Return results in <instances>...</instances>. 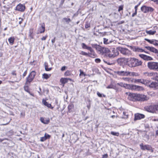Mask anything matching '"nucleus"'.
Listing matches in <instances>:
<instances>
[{"label":"nucleus","instance_id":"obj_53","mask_svg":"<svg viewBox=\"0 0 158 158\" xmlns=\"http://www.w3.org/2000/svg\"><path fill=\"white\" fill-rule=\"evenodd\" d=\"M123 6H120L118 7V11L119 12L121 10H123Z\"/></svg>","mask_w":158,"mask_h":158},{"label":"nucleus","instance_id":"obj_27","mask_svg":"<svg viewBox=\"0 0 158 158\" xmlns=\"http://www.w3.org/2000/svg\"><path fill=\"white\" fill-rule=\"evenodd\" d=\"M111 42L112 41H111V40H109L108 39L106 38H103V43L104 44H107Z\"/></svg>","mask_w":158,"mask_h":158},{"label":"nucleus","instance_id":"obj_55","mask_svg":"<svg viewBox=\"0 0 158 158\" xmlns=\"http://www.w3.org/2000/svg\"><path fill=\"white\" fill-rule=\"evenodd\" d=\"M32 34V32H31V30H30L29 32V36H30V37H31V38H33Z\"/></svg>","mask_w":158,"mask_h":158},{"label":"nucleus","instance_id":"obj_51","mask_svg":"<svg viewBox=\"0 0 158 158\" xmlns=\"http://www.w3.org/2000/svg\"><path fill=\"white\" fill-rule=\"evenodd\" d=\"M90 27V25L89 23H87L85 24V28H87Z\"/></svg>","mask_w":158,"mask_h":158},{"label":"nucleus","instance_id":"obj_24","mask_svg":"<svg viewBox=\"0 0 158 158\" xmlns=\"http://www.w3.org/2000/svg\"><path fill=\"white\" fill-rule=\"evenodd\" d=\"M41 122L44 124H48L49 122V119H44L43 118L41 117L40 118Z\"/></svg>","mask_w":158,"mask_h":158},{"label":"nucleus","instance_id":"obj_52","mask_svg":"<svg viewBox=\"0 0 158 158\" xmlns=\"http://www.w3.org/2000/svg\"><path fill=\"white\" fill-rule=\"evenodd\" d=\"M101 61V60L100 59L97 58L95 59V62L97 63H99Z\"/></svg>","mask_w":158,"mask_h":158},{"label":"nucleus","instance_id":"obj_50","mask_svg":"<svg viewBox=\"0 0 158 158\" xmlns=\"http://www.w3.org/2000/svg\"><path fill=\"white\" fill-rule=\"evenodd\" d=\"M79 71H80V76H81L82 75H83L84 76H86V74H85L84 73V72L82 71H81V70L80 69Z\"/></svg>","mask_w":158,"mask_h":158},{"label":"nucleus","instance_id":"obj_40","mask_svg":"<svg viewBox=\"0 0 158 158\" xmlns=\"http://www.w3.org/2000/svg\"><path fill=\"white\" fill-rule=\"evenodd\" d=\"M97 95H98V96L99 97H106V95H104V94H100L99 92H97Z\"/></svg>","mask_w":158,"mask_h":158},{"label":"nucleus","instance_id":"obj_47","mask_svg":"<svg viewBox=\"0 0 158 158\" xmlns=\"http://www.w3.org/2000/svg\"><path fill=\"white\" fill-rule=\"evenodd\" d=\"M70 74V72L69 71H66L64 73L65 76H68Z\"/></svg>","mask_w":158,"mask_h":158},{"label":"nucleus","instance_id":"obj_10","mask_svg":"<svg viewBox=\"0 0 158 158\" xmlns=\"http://www.w3.org/2000/svg\"><path fill=\"white\" fill-rule=\"evenodd\" d=\"M146 85H148L151 88H154L156 89H158V82H151L150 81H148V84Z\"/></svg>","mask_w":158,"mask_h":158},{"label":"nucleus","instance_id":"obj_9","mask_svg":"<svg viewBox=\"0 0 158 158\" xmlns=\"http://www.w3.org/2000/svg\"><path fill=\"white\" fill-rule=\"evenodd\" d=\"M140 148L142 150H147L150 151L152 152H153V151L152 147L149 145H143V143H142L140 144Z\"/></svg>","mask_w":158,"mask_h":158},{"label":"nucleus","instance_id":"obj_37","mask_svg":"<svg viewBox=\"0 0 158 158\" xmlns=\"http://www.w3.org/2000/svg\"><path fill=\"white\" fill-rule=\"evenodd\" d=\"M147 13L149 12H152L154 10V9L148 6H147Z\"/></svg>","mask_w":158,"mask_h":158},{"label":"nucleus","instance_id":"obj_61","mask_svg":"<svg viewBox=\"0 0 158 158\" xmlns=\"http://www.w3.org/2000/svg\"><path fill=\"white\" fill-rule=\"evenodd\" d=\"M56 38L54 37V39L52 40V44H53L55 42Z\"/></svg>","mask_w":158,"mask_h":158},{"label":"nucleus","instance_id":"obj_16","mask_svg":"<svg viewBox=\"0 0 158 158\" xmlns=\"http://www.w3.org/2000/svg\"><path fill=\"white\" fill-rule=\"evenodd\" d=\"M135 83H136L137 82H140L144 85H147L148 82V80H144L143 79H133V80Z\"/></svg>","mask_w":158,"mask_h":158},{"label":"nucleus","instance_id":"obj_8","mask_svg":"<svg viewBox=\"0 0 158 158\" xmlns=\"http://www.w3.org/2000/svg\"><path fill=\"white\" fill-rule=\"evenodd\" d=\"M35 75V72L34 71H32L27 78L25 85L27 84L28 83H30L34 79Z\"/></svg>","mask_w":158,"mask_h":158},{"label":"nucleus","instance_id":"obj_45","mask_svg":"<svg viewBox=\"0 0 158 158\" xmlns=\"http://www.w3.org/2000/svg\"><path fill=\"white\" fill-rule=\"evenodd\" d=\"M73 107V105L71 104L69 105L68 107L69 110L70 111L71 110Z\"/></svg>","mask_w":158,"mask_h":158},{"label":"nucleus","instance_id":"obj_4","mask_svg":"<svg viewBox=\"0 0 158 158\" xmlns=\"http://www.w3.org/2000/svg\"><path fill=\"white\" fill-rule=\"evenodd\" d=\"M115 73L119 76H128L130 75V72L127 69H120L118 70L114 71Z\"/></svg>","mask_w":158,"mask_h":158},{"label":"nucleus","instance_id":"obj_31","mask_svg":"<svg viewBox=\"0 0 158 158\" xmlns=\"http://www.w3.org/2000/svg\"><path fill=\"white\" fill-rule=\"evenodd\" d=\"M124 60V58H122L118 59L117 60V61L118 64H121Z\"/></svg>","mask_w":158,"mask_h":158},{"label":"nucleus","instance_id":"obj_17","mask_svg":"<svg viewBox=\"0 0 158 158\" xmlns=\"http://www.w3.org/2000/svg\"><path fill=\"white\" fill-rule=\"evenodd\" d=\"M139 56L141 58L145 60H153V58L152 57L145 55L139 54Z\"/></svg>","mask_w":158,"mask_h":158},{"label":"nucleus","instance_id":"obj_18","mask_svg":"<svg viewBox=\"0 0 158 158\" xmlns=\"http://www.w3.org/2000/svg\"><path fill=\"white\" fill-rule=\"evenodd\" d=\"M145 40L147 41L150 44H152L155 46H158V44L156 42L157 40H150L147 39H145Z\"/></svg>","mask_w":158,"mask_h":158},{"label":"nucleus","instance_id":"obj_62","mask_svg":"<svg viewBox=\"0 0 158 158\" xmlns=\"http://www.w3.org/2000/svg\"><path fill=\"white\" fill-rule=\"evenodd\" d=\"M66 67L65 66L62 67L61 68V70L62 71H64Z\"/></svg>","mask_w":158,"mask_h":158},{"label":"nucleus","instance_id":"obj_38","mask_svg":"<svg viewBox=\"0 0 158 158\" xmlns=\"http://www.w3.org/2000/svg\"><path fill=\"white\" fill-rule=\"evenodd\" d=\"M114 86L112 84H110V85H108L106 87L107 89H114Z\"/></svg>","mask_w":158,"mask_h":158},{"label":"nucleus","instance_id":"obj_19","mask_svg":"<svg viewBox=\"0 0 158 158\" xmlns=\"http://www.w3.org/2000/svg\"><path fill=\"white\" fill-rule=\"evenodd\" d=\"M133 51L134 52H144L146 53H147L148 52H145L144 50L141 48H139L138 47H135L133 49Z\"/></svg>","mask_w":158,"mask_h":158},{"label":"nucleus","instance_id":"obj_11","mask_svg":"<svg viewBox=\"0 0 158 158\" xmlns=\"http://www.w3.org/2000/svg\"><path fill=\"white\" fill-rule=\"evenodd\" d=\"M79 54L82 55L88 56L92 58H94L97 56V55L95 53H94V54L93 55V54L92 55V54H91V52L87 53L83 51H81L79 53Z\"/></svg>","mask_w":158,"mask_h":158},{"label":"nucleus","instance_id":"obj_7","mask_svg":"<svg viewBox=\"0 0 158 158\" xmlns=\"http://www.w3.org/2000/svg\"><path fill=\"white\" fill-rule=\"evenodd\" d=\"M148 67L150 69L158 71V62H149L148 63Z\"/></svg>","mask_w":158,"mask_h":158},{"label":"nucleus","instance_id":"obj_33","mask_svg":"<svg viewBox=\"0 0 158 158\" xmlns=\"http://www.w3.org/2000/svg\"><path fill=\"white\" fill-rule=\"evenodd\" d=\"M15 40V38L14 37H12L8 39V41L10 43V44H12L14 42Z\"/></svg>","mask_w":158,"mask_h":158},{"label":"nucleus","instance_id":"obj_60","mask_svg":"<svg viewBox=\"0 0 158 158\" xmlns=\"http://www.w3.org/2000/svg\"><path fill=\"white\" fill-rule=\"evenodd\" d=\"M108 157V155L106 154H105L103 156L102 158H107Z\"/></svg>","mask_w":158,"mask_h":158},{"label":"nucleus","instance_id":"obj_20","mask_svg":"<svg viewBox=\"0 0 158 158\" xmlns=\"http://www.w3.org/2000/svg\"><path fill=\"white\" fill-rule=\"evenodd\" d=\"M42 103L45 106L49 108L53 109V107L50 104L48 103L44 99L42 100Z\"/></svg>","mask_w":158,"mask_h":158},{"label":"nucleus","instance_id":"obj_42","mask_svg":"<svg viewBox=\"0 0 158 158\" xmlns=\"http://www.w3.org/2000/svg\"><path fill=\"white\" fill-rule=\"evenodd\" d=\"M24 89L27 92L30 93V91L29 90V87L25 85L24 86Z\"/></svg>","mask_w":158,"mask_h":158},{"label":"nucleus","instance_id":"obj_54","mask_svg":"<svg viewBox=\"0 0 158 158\" xmlns=\"http://www.w3.org/2000/svg\"><path fill=\"white\" fill-rule=\"evenodd\" d=\"M47 37H48V35H45L41 39V40H45Z\"/></svg>","mask_w":158,"mask_h":158},{"label":"nucleus","instance_id":"obj_6","mask_svg":"<svg viewBox=\"0 0 158 158\" xmlns=\"http://www.w3.org/2000/svg\"><path fill=\"white\" fill-rule=\"evenodd\" d=\"M110 51L109 53L108 54V56L110 58H114L117 56L119 54V50L118 49V48L117 49L114 48H111Z\"/></svg>","mask_w":158,"mask_h":158},{"label":"nucleus","instance_id":"obj_44","mask_svg":"<svg viewBox=\"0 0 158 158\" xmlns=\"http://www.w3.org/2000/svg\"><path fill=\"white\" fill-rule=\"evenodd\" d=\"M60 81L62 83H65L67 82V79L62 78L60 79Z\"/></svg>","mask_w":158,"mask_h":158},{"label":"nucleus","instance_id":"obj_26","mask_svg":"<svg viewBox=\"0 0 158 158\" xmlns=\"http://www.w3.org/2000/svg\"><path fill=\"white\" fill-rule=\"evenodd\" d=\"M146 32L148 35H154L156 33V31H152V30H146Z\"/></svg>","mask_w":158,"mask_h":158},{"label":"nucleus","instance_id":"obj_43","mask_svg":"<svg viewBox=\"0 0 158 158\" xmlns=\"http://www.w3.org/2000/svg\"><path fill=\"white\" fill-rule=\"evenodd\" d=\"M63 19L64 20L66 21V22L68 23H69L71 21V19L69 18H63Z\"/></svg>","mask_w":158,"mask_h":158},{"label":"nucleus","instance_id":"obj_48","mask_svg":"<svg viewBox=\"0 0 158 158\" xmlns=\"http://www.w3.org/2000/svg\"><path fill=\"white\" fill-rule=\"evenodd\" d=\"M44 136L45 137L46 139H49L50 137V135L47 133L45 134Z\"/></svg>","mask_w":158,"mask_h":158},{"label":"nucleus","instance_id":"obj_56","mask_svg":"<svg viewBox=\"0 0 158 158\" xmlns=\"http://www.w3.org/2000/svg\"><path fill=\"white\" fill-rule=\"evenodd\" d=\"M11 74L13 75L16 76V73L15 71H12Z\"/></svg>","mask_w":158,"mask_h":158},{"label":"nucleus","instance_id":"obj_49","mask_svg":"<svg viewBox=\"0 0 158 158\" xmlns=\"http://www.w3.org/2000/svg\"><path fill=\"white\" fill-rule=\"evenodd\" d=\"M46 139V138L45 136L42 137L40 138V141L42 142H43Z\"/></svg>","mask_w":158,"mask_h":158},{"label":"nucleus","instance_id":"obj_39","mask_svg":"<svg viewBox=\"0 0 158 158\" xmlns=\"http://www.w3.org/2000/svg\"><path fill=\"white\" fill-rule=\"evenodd\" d=\"M143 90L144 89L142 87L137 85L136 91H143Z\"/></svg>","mask_w":158,"mask_h":158},{"label":"nucleus","instance_id":"obj_21","mask_svg":"<svg viewBox=\"0 0 158 158\" xmlns=\"http://www.w3.org/2000/svg\"><path fill=\"white\" fill-rule=\"evenodd\" d=\"M45 27L44 24L43 23L41 27H40L38 29V31L40 33H44L45 31Z\"/></svg>","mask_w":158,"mask_h":158},{"label":"nucleus","instance_id":"obj_29","mask_svg":"<svg viewBox=\"0 0 158 158\" xmlns=\"http://www.w3.org/2000/svg\"><path fill=\"white\" fill-rule=\"evenodd\" d=\"M50 74H47V73H44L42 75V78L46 79L48 78L50 76Z\"/></svg>","mask_w":158,"mask_h":158},{"label":"nucleus","instance_id":"obj_13","mask_svg":"<svg viewBox=\"0 0 158 158\" xmlns=\"http://www.w3.org/2000/svg\"><path fill=\"white\" fill-rule=\"evenodd\" d=\"M81 46L83 49H86L89 50L90 52H91V54L93 55L95 53L94 50L90 47L87 46L85 43H82L81 44Z\"/></svg>","mask_w":158,"mask_h":158},{"label":"nucleus","instance_id":"obj_30","mask_svg":"<svg viewBox=\"0 0 158 158\" xmlns=\"http://www.w3.org/2000/svg\"><path fill=\"white\" fill-rule=\"evenodd\" d=\"M45 69L46 71H49L52 69V68H48V64L47 62H45L44 64Z\"/></svg>","mask_w":158,"mask_h":158},{"label":"nucleus","instance_id":"obj_2","mask_svg":"<svg viewBox=\"0 0 158 158\" xmlns=\"http://www.w3.org/2000/svg\"><path fill=\"white\" fill-rule=\"evenodd\" d=\"M127 65L130 67H135L141 65L142 61L135 58H131L128 59Z\"/></svg>","mask_w":158,"mask_h":158},{"label":"nucleus","instance_id":"obj_5","mask_svg":"<svg viewBox=\"0 0 158 158\" xmlns=\"http://www.w3.org/2000/svg\"><path fill=\"white\" fill-rule=\"evenodd\" d=\"M118 49L121 53L124 55L129 56L131 55V52L126 48L119 47H118Z\"/></svg>","mask_w":158,"mask_h":158},{"label":"nucleus","instance_id":"obj_34","mask_svg":"<svg viewBox=\"0 0 158 158\" xmlns=\"http://www.w3.org/2000/svg\"><path fill=\"white\" fill-rule=\"evenodd\" d=\"M146 73L147 74V76L149 77H152L153 76V77H154L155 73H154L153 72H150V73Z\"/></svg>","mask_w":158,"mask_h":158},{"label":"nucleus","instance_id":"obj_46","mask_svg":"<svg viewBox=\"0 0 158 158\" xmlns=\"http://www.w3.org/2000/svg\"><path fill=\"white\" fill-rule=\"evenodd\" d=\"M130 75H129L130 76H136L137 75V74L135 72H130Z\"/></svg>","mask_w":158,"mask_h":158},{"label":"nucleus","instance_id":"obj_14","mask_svg":"<svg viewBox=\"0 0 158 158\" xmlns=\"http://www.w3.org/2000/svg\"><path fill=\"white\" fill-rule=\"evenodd\" d=\"M25 9V6L19 3L18 5L16 7V10L21 12L23 11Z\"/></svg>","mask_w":158,"mask_h":158},{"label":"nucleus","instance_id":"obj_12","mask_svg":"<svg viewBox=\"0 0 158 158\" xmlns=\"http://www.w3.org/2000/svg\"><path fill=\"white\" fill-rule=\"evenodd\" d=\"M98 51L100 52V53L103 54L106 53L108 55V54L109 53L110 51L108 48L103 47L100 46V48Z\"/></svg>","mask_w":158,"mask_h":158},{"label":"nucleus","instance_id":"obj_15","mask_svg":"<svg viewBox=\"0 0 158 158\" xmlns=\"http://www.w3.org/2000/svg\"><path fill=\"white\" fill-rule=\"evenodd\" d=\"M145 115L142 114L137 113L135 114L134 120H140L141 119L144 118Z\"/></svg>","mask_w":158,"mask_h":158},{"label":"nucleus","instance_id":"obj_32","mask_svg":"<svg viewBox=\"0 0 158 158\" xmlns=\"http://www.w3.org/2000/svg\"><path fill=\"white\" fill-rule=\"evenodd\" d=\"M147 6H142L141 8V11L143 12L144 13H147Z\"/></svg>","mask_w":158,"mask_h":158},{"label":"nucleus","instance_id":"obj_22","mask_svg":"<svg viewBox=\"0 0 158 158\" xmlns=\"http://www.w3.org/2000/svg\"><path fill=\"white\" fill-rule=\"evenodd\" d=\"M137 85H133L128 84L127 89H131L132 90H137Z\"/></svg>","mask_w":158,"mask_h":158},{"label":"nucleus","instance_id":"obj_58","mask_svg":"<svg viewBox=\"0 0 158 158\" xmlns=\"http://www.w3.org/2000/svg\"><path fill=\"white\" fill-rule=\"evenodd\" d=\"M27 70H26L24 72V73H23V77H24L25 76H26V75L27 74Z\"/></svg>","mask_w":158,"mask_h":158},{"label":"nucleus","instance_id":"obj_35","mask_svg":"<svg viewBox=\"0 0 158 158\" xmlns=\"http://www.w3.org/2000/svg\"><path fill=\"white\" fill-rule=\"evenodd\" d=\"M152 79L155 80H157L158 82V73H155L154 77H152Z\"/></svg>","mask_w":158,"mask_h":158},{"label":"nucleus","instance_id":"obj_64","mask_svg":"<svg viewBox=\"0 0 158 158\" xmlns=\"http://www.w3.org/2000/svg\"><path fill=\"white\" fill-rule=\"evenodd\" d=\"M19 19H21V21H19V24H21V23H22V21L23 20V19H21L20 18H19Z\"/></svg>","mask_w":158,"mask_h":158},{"label":"nucleus","instance_id":"obj_57","mask_svg":"<svg viewBox=\"0 0 158 158\" xmlns=\"http://www.w3.org/2000/svg\"><path fill=\"white\" fill-rule=\"evenodd\" d=\"M21 79V76H20L19 77V79H17L15 81L16 82H19V81H20Z\"/></svg>","mask_w":158,"mask_h":158},{"label":"nucleus","instance_id":"obj_1","mask_svg":"<svg viewBox=\"0 0 158 158\" xmlns=\"http://www.w3.org/2000/svg\"><path fill=\"white\" fill-rule=\"evenodd\" d=\"M128 98L130 100L133 101H137L144 102L148 100L149 99V97L143 94L130 93Z\"/></svg>","mask_w":158,"mask_h":158},{"label":"nucleus","instance_id":"obj_23","mask_svg":"<svg viewBox=\"0 0 158 158\" xmlns=\"http://www.w3.org/2000/svg\"><path fill=\"white\" fill-rule=\"evenodd\" d=\"M145 48L150 51L155 53L157 50L153 47H150L149 46H146L145 47Z\"/></svg>","mask_w":158,"mask_h":158},{"label":"nucleus","instance_id":"obj_36","mask_svg":"<svg viewBox=\"0 0 158 158\" xmlns=\"http://www.w3.org/2000/svg\"><path fill=\"white\" fill-rule=\"evenodd\" d=\"M122 79L125 81L129 82L131 81L132 82L133 81V79L131 80V79L128 77H123Z\"/></svg>","mask_w":158,"mask_h":158},{"label":"nucleus","instance_id":"obj_3","mask_svg":"<svg viewBox=\"0 0 158 158\" xmlns=\"http://www.w3.org/2000/svg\"><path fill=\"white\" fill-rule=\"evenodd\" d=\"M144 109L148 112L158 113V105L157 104L145 106Z\"/></svg>","mask_w":158,"mask_h":158},{"label":"nucleus","instance_id":"obj_41","mask_svg":"<svg viewBox=\"0 0 158 158\" xmlns=\"http://www.w3.org/2000/svg\"><path fill=\"white\" fill-rule=\"evenodd\" d=\"M111 134L113 135L118 136L119 133L118 132H114V131H111Z\"/></svg>","mask_w":158,"mask_h":158},{"label":"nucleus","instance_id":"obj_59","mask_svg":"<svg viewBox=\"0 0 158 158\" xmlns=\"http://www.w3.org/2000/svg\"><path fill=\"white\" fill-rule=\"evenodd\" d=\"M103 61L105 63H106L108 65H111L112 64V63H110L109 62H107V61H105L104 60Z\"/></svg>","mask_w":158,"mask_h":158},{"label":"nucleus","instance_id":"obj_63","mask_svg":"<svg viewBox=\"0 0 158 158\" xmlns=\"http://www.w3.org/2000/svg\"><path fill=\"white\" fill-rule=\"evenodd\" d=\"M137 12H135H135L132 15V17H134L135 15H136L137 14Z\"/></svg>","mask_w":158,"mask_h":158},{"label":"nucleus","instance_id":"obj_25","mask_svg":"<svg viewBox=\"0 0 158 158\" xmlns=\"http://www.w3.org/2000/svg\"><path fill=\"white\" fill-rule=\"evenodd\" d=\"M117 85L120 86L121 87H123L127 89L128 88V84L123 83L122 82L117 83Z\"/></svg>","mask_w":158,"mask_h":158},{"label":"nucleus","instance_id":"obj_28","mask_svg":"<svg viewBox=\"0 0 158 158\" xmlns=\"http://www.w3.org/2000/svg\"><path fill=\"white\" fill-rule=\"evenodd\" d=\"M91 45L93 47L95 48L97 51H98L99 48H100V46L97 44H92Z\"/></svg>","mask_w":158,"mask_h":158}]
</instances>
